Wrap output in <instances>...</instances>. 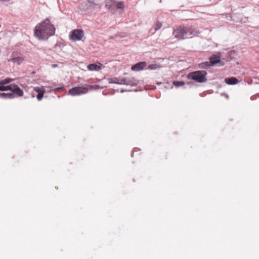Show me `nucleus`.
I'll list each match as a JSON object with an SVG mask.
<instances>
[{
    "label": "nucleus",
    "instance_id": "nucleus-29",
    "mask_svg": "<svg viewBox=\"0 0 259 259\" xmlns=\"http://www.w3.org/2000/svg\"><path fill=\"white\" fill-rule=\"evenodd\" d=\"M125 91H135V92H137L138 91V90L137 89H131V90H128V89H126L125 90Z\"/></svg>",
    "mask_w": 259,
    "mask_h": 259
},
{
    "label": "nucleus",
    "instance_id": "nucleus-17",
    "mask_svg": "<svg viewBox=\"0 0 259 259\" xmlns=\"http://www.w3.org/2000/svg\"><path fill=\"white\" fill-rule=\"evenodd\" d=\"M65 89L64 87H61L59 88H57L55 89H50V90H46V93H51V92H64Z\"/></svg>",
    "mask_w": 259,
    "mask_h": 259
},
{
    "label": "nucleus",
    "instance_id": "nucleus-25",
    "mask_svg": "<svg viewBox=\"0 0 259 259\" xmlns=\"http://www.w3.org/2000/svg\"><path fill=\"white\" fill-rule=\"evenodd\" d=\"M115 2L112 0V2L111 3L110 5H112V9L110 10L114 11L116 9V4H115Z\"/></svg>",
    "mask_w": 259,
    "mask_h": 259
},
{
    "label": "nucleus",
    "instance_id": "nucleus-5",
    "mask_svg": "<svg viewBox=\"0 0 259 259\" xmlns=\"http://www.w3.org/2000/svg\"><path fill=\"white\" fill-rule=\"evenodd\" d=\"M207 72L204 70H197L188 74L187 78L199 83H203L207 81Z\"/></svg>",
    "mask_w": 259,
    "mask_h": 259
},
{
    "label": "nucleus",
    "instance_id": "nucleus-28",
    "mask_svg": "<svg viewBox=\"0 0 259 259\" xmlns=\"http://www.w3.org/2000/svg\"><path fill=\"white\" fill-rule=\"evenodd\" d=\"M218 64H219L220 66H224L225 65L224 62L223 61H222L221 59H220V62H218Z\"/></svg>",
    "mask_w": 259,
    "mask_h": 259
},
{
    "label": "nucleus",
    "instance_id": "nucleus-18",
    "mask_svg": "<svg viewBox=\"0 0 259 259\" xmlns=\"http://www.w3.org/2000/svg\"><path fill=\"white\" fill-rule=\"evenodd\" d=\"M186 84L185 82L184 81H174L172 82V84L177 88H179L180 87H182Z\"/></svg>",
    "mask_w": 259,
    "mask_h": 259
},
{
    "label": "nucleus",
    "instance_id": "nucleus-31",
    "mask_svg": "<svg viewBox=\"0 0 259 259\" xmlns=\"http://www.w3.org/2000/svg\"><path fill=\"white\" fill-rule=\"evenodd\" d=\"M157 85H159V84H161V82H157L156 83Z\"/></svg>",
    "mask_w": 259,
    "mask_h": 259
},
{
    "label": "nucleus",
    "instance_id": "nucleus-12",
    "mask_svg": "<svg viewBox=\"0 0 259 259\" xmlns=\"http://www.w3.org/2000/svg\"><path fill=\"white\" fill-rule=\"evenodd\" d=\"M100 66L96 64H90L87 66V68L90 71H99L101 68L102 64L99 63Z\"/></svg>",
    "mask_w": 259,
    "mask_h": 259
},
{
    "label": "nucleus",
    "instance_id": "nucleus-20",
    "mask_svg": "<svg viewBox=\"0 0 259 259\" xmlns=\"http://www.w3.org/2000/svg\"><path fill=\"white\" fill-rule=\"evenodd\" d=\"M116 9L123 10L124 9V2H122V1L118 2L116 4Z\"/></svg>",
    "mask_w": 259,
    "mask_h": 259
},
{
    "label": "nucleus",
    "instance_id": "nucleus-3",
    "mask_svg": "<svg viewBox=\"0 0 259 259\" xmlns=\"http://www.w3.org/2000/svg\"><path fill=\"white\" fill-rule=\"evenodd\" d=\"M196 31L191 26H180L174 30L173 34L178 39H184L193 37Z\"/></svg>",
    "mask_w": 259,
    "mask_h": 259
},
{
    "label": "nucleus",
    "instance_id": "nucleus-27",
    "mask_svg": "<svg viewBox=\"0 0 259 259\" xmlns=\"http://www.w3.org/2000/svg\"><path fill=\"white\" fill-rule=\"evenodd\" d=\"M186 83L189 85H194L195 84V83L193 81H188Z\"/></svg>",
    "mask_w": 259,
    "mask_h": 259
},
{
    "label": "nucleus",
    "instance_id": "nucleus-13",
    "mask_svg": "<svg viewBox=\"0 0 259 259\" xmlns=\"http://www.w3.org/2000/svg\"><path fill=\"white\" fill-rule=\"evenodd\" d=\"M237 56V52L234 50H231L229 51L226 56V61L227 62L230 61L231 60L235 59Z\"/></svg>",
    "mask_w": 259,
    "mask_h": 259
},
{
    "label": "nucleus",
    "instance_id": "nucleus-16",
    "mask_svg": "<svg viewBox=\"0 0 259 259\" xmlns=\"http://www.w3.org/2000/svg\"><path fill=\"white\" fill-rule=\"evenodd\" d=\"M199 67L201 69H207L212 66L209 61H206L199 64Z\"/></svg>",
    "mask_w": 259,
    "mask_h": 259
},
{
    "label": "nucleus",
    "instance_id": "nucleus-4",
    "mask_svg": "<svg viewBox=\"0 0 259 259\" xmlns=\"http://www.w3.org/2000/svg\"><path fill=\"white\" fill-rule=\"evenodd\" d=\"M109 83L118 84L131 85V87H136L139 83V80L134 77H126L123 78H108Z\"/></svg>",
    "mask_w": 259,
    "mask_h": 259
},
{
    "label": "nucleus",
    "instance_id": "nucleus-26",
    "mask_svg": "<svg viewBox=\"0 0 259 259\" xmlns=\"http://www.w3.org/2000/svg\"><path fill=\"white\" fill-rule=\"evenodd\" d=\"M88 3L89 4H90L91 5H92L94 7H95L96 6H98V4H97L96 3L94 2L93 1H88Z\"/></svg>",
    "mask_w": 259,
    "mask_h": 259
},
{
    "label": "nucleus",
    "instance_id": "nucleus-14",
    "mask_svg": "<svg viewBox=\"0 0 259 259\" xmlns=\"http://www.w3.org/2000/svg\"><path fill=\"white\" fill-rule=\"evenodd\" d=\"M13 84H0V92L7 91H11V89Z\"/></svg>",
    "mask_w": 259,
    "mask_h": 259
},
{
    "label": "nucleus",
    "instance_id": "nucleus-32",
    "mask_svg": "<svg viewBox=\"0 0 259 259\" xmlns=\"http://www.w3.org/2000/svg\"><path fill=\"white\" fill-rule=\"evenodd\" d=\"M224 95H225L226 97H227V98L229 97V96L227 94H225Z\"/></svg>",
    "mask_w": 259,
    "mask_h": 259
},
{
    "label": "nucleus",
    "instance_id": "nucleus-21",
    "mask_svg": "<svg viewBox=\"0 0 259 259\" xmlns=\"http://www.w3.org/2000/svg\"><path fill=\"white\" fill-rule=\"evenodd\" d=\"M161 66L157 64H150L148 66V69L150 70H155L158 68H160Z\"/></svg>",
    "mask_w": 259,
    "mask_h": 259
},
{
    "label": "nucleus",
    "instance_id": "nucleus-11",
    "mask_svg": "<svg viewBox=\"0 0 259 259\" xmlns=\"http://www.w3.org/2000/svg\"><path fill=\"white\" fill-rule=\"evenodd\" d=\"M239 82L238 79L235 77H227L225 79V82L229 85H235Z\"/></svg>",
    "mask_w": 259,
    "mask_h": 259
},
{
    "label": "nucleus",
    "instance_id": "nucleus-22",
    "mask_svg": "<svg viewBox=\"0 0 259 259\" xmlns=\"http://www.w3.org/2000/svg\"><path fill=\"white\" fill-rule=\"evenodd\" d=\"M0 97H15V96L13 95V94H11V93H0Z\"/></svg>",
    "mask_w": 259,
    "mask_h": 259
},
{
    "label": "nucleus",
    "instance_id": "nucleus-19",
    "mask_svg": "<svg viewBox=\"0 0 259 259\" xmlns=\"http://www.w3.org/2000/svg\"><path fill=\"white\" fill-rule=\"evenodd\" d=\"M13 80H14V79H12V78H11L9 77H7L5 79L1 80L0 84H5V85L8 84L10 83V82H11L12 81H13Z\"/></svg>",
    "mask_w": 259,
    "mask_h": 259
},
{
    "label": "nucleus",
    "instance_id": "nucleus-30",
    "mask_svg": "<svg viewBox=\"0 0 259 259\" xmlns=\"http://www.w3.org/2000/svg\"><path fill=\"white\" fill-rule=\"evenodd\" d=\"M52 66H53V67H55L57 66V64H53V65H52Z\"/></svg>",
    "mask_w": 259,
    "mask_h": 259
},
{
    "label": "nucleus",
    "instance_id": "nucleus-9",
    "mask_svg": "<svg viewBox=\"0 0 259 259\" xmlns=\"http://www.w3.org/2000/svg\"><path fill=\"white\" fill-rule=\"evenodd\" d=\"M221 57V53L218 52L217 54H213L209 57V63L211 64L212 66L216 65L218 62H220Z\"/></svg>",
    "mask_w": 259,
    "mask_h": 259
},
{
    "label": "nucleus",
    "instance_id": "nucleus-2",
    "mask_svg": "<svg viewBox=\"0 0 259 259\" xmlns=\"http://www.w3.org/2000/svg\"><path fill=\"white\" fill-rule=\"evenodd\" d=\"M103 88L98 84L89 85L88 87L84 86L75 87L70 89L67 93L64 92L62 94L57 95V97H61L65 95H70L73 96H79L87 93L89 90H96L98 89H102Z\"/></svg>",
    "mask_w": 259,
    "mask_h": 259
},
{
    "label": "nucleus",
    "instance_id": "nucleus-24",
    "mask_svg": "<svg viewBox=\"0 0 259 259\" xmlns=\"http://www.w3.org/2000/svg\"><path fill=\"white\" fill-rule=\"evenodd\" d=\"M162 25V24L161 22L157 21L154 26L155 31H156L159 30L161 27Z\"/></svg>",
    "mask_w": 259,
    "mask_h": 259
},
{
    "label": "nucleus",
    "instance_id": "nucleus-33",
    "mask_svg": "<svg viewBox=\"0 0 259 259\" xmlns=\"http://www.w3.org/2000/svg\"><path fill=\"white\" fill-rule=\"evenodd\" d=\"M42 98H38V100L39 101H40L41 100Z\"/></svg>",
    "mask_w": 259,
    "mask_h": 259
},
{
    "label": "nucleus",
    "instance_id": "nucleus-6",
    "mask_svg": "<svg viewBox=\"0 0 259 259\" xmlns=\"http://www.w3.org/2000/svg\"><path fill=\"white\" fill-rule=\"evenodd\" d=\"M84 36V31L81 29H76L70 32L69 39L73 41H79L82 39Z\"/></svg>",
    "mask_w": 259,
    "mask_h": 259
},
{
    "label": "nucleus",
    "instance_id": "nucleus-7",
    "mask_svg": "<svg viewBox=\"0 0 259 259\" xmlns=\"http://www.w3.org/2000/svg\"><path fill=\"white\" fill-rule=\"evenodd\" d=\"M146 66L147 63L145 61H141L133 65L131 69L133 71H139L142 70Z\"/></svg>",
    "mask_w": 259,
    "mask_h": 259
},
{
    "label": "nucleus",
    "instance_id": "nucleus-23",
    "mask_svg": "<svg viewBox=\"0 0 259 259\" xmlns=\"http://www.w3.org/2000/svg\"><path fill=\"white\" fill-rule=\"evenodd\" d=\"M111 2H112V0H106L105 7L108 10H111L112 9V5H110Z\"/></svg>",
    "mask_w": 259,
    "mask_h": 259
},
{
    "label": "nucleus",
    "instance_id": "nucleus-1",
    "mask_svg": "<svg viewBox=\"0 0 259 259\" xmlns=\"http://www.w3.org/2000/svg\"><path fill=\"white\" fill-rule=\"evenodd\" d=\"M55 30L56 28L51 23L50 20L46 18L35 27L34 34L38 39L47 40L55 34Z\"/></svg>",
    "mask_w": 259,
    "mask_h": 259
},
{
    "label": "nucleus",
    "instance_id": "nucleus-8",
    "mask_svg": "<svg viewBox=\"0 0 259 259\" xmlns=\"http://www.w3.org/2000/svg\"><path fill=\"white\" fill-rule=\"evenodd\" d=\"M11 93L13 94L15 96L22 97L23 95V90L18 85L15 84H13Z\"/></svg>",
    "mask_w": 259,
    "mask_h": 259
},
{
    "label": "nucleus",
    "instance_id": "nucleus-15",
    "mask_svg": "<svg viewBox=\"0 0 259 259\" xmlns=\"http://www.w3.org/2000/svg\"><path fill=\"white\" fill-rule=\"evenodd\" d=\"M24 59L21 57H13L9 60V61H12L14 63H16L18 65H20L23 61Z\"/></svg>",
    "mask_w": 259,
    "mask_h": 259
},
{
    "label": "nucleus",
    "instance_id": "nucleus-10",
    "mask_svg": "<svg viewBox=\"0 0 259 259\" xmlns=\"http://www.w3.org/2000/svg\"><path fill=\"white\" fill-rule=\"evenodd\" d=\"M34 91L37 93L36 97H44V94L46 93V90L43 86L40 87H35Z\"/></svg>",
    "mask_w": 259,
    "mask_h": 259
}]
</instances>
